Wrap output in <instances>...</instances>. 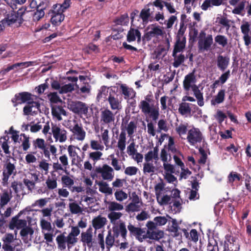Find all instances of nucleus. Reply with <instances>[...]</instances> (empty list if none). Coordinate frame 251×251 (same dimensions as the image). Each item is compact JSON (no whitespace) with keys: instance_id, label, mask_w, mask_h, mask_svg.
Returning a JSON list of instances; mask_svg holds the SVG:
<instances>
[{"instance_id":"obj_16","label":"nucleus","mask_w":251,"mask_h":251,"mask_svg":"<svg viewBox=\"0 0 251 251\" xmlns=\"http://www.w3.org/2000/svg\"><path fill=\"white\" fill-rule=\"evenodd\" d=\"M100 122L102 124L110 125L114 123L115 117V114L113 112L108 109L105 108L100 112Z\"/></svg>"},{"instance_id":"obj_55","label":"nucleus","mask_w":251,"mask_h":251,"mask_svg":"<svg viewBox=\"0 0 251 251\" xmlns=\"http://www.w3.org/2000/svg\"><path fill=\"white\" fill-rule=\"evenodd\" d=\"M49 200V198H42L37 200L31 204V207H38L39 208H42L47 205V203L48 202Z\"/></svg>"},{"instance_id":"obj_61","label":"nucleus","mask_w":251,"mask_h":251,"mask_svg":"<svg viewBox=\"0 0 251 251\" xmlns=\"http://www.w3.org/2000/svg\"><path fill=\"white\" fill-rule=\"evenodd\" d=\"M116 237L114 234L113 236L111 235V233L110 231H108V233L105 239V244L106 246V248L108 249H109L111 248L113 245L115 241V238Z\"/></svg>"},{"instance_id":"obj_62","label":"nucleus","mask_w":251,"mask_h":251,"mask_svg":"<svg viewBox=\"0 0 251 251\" xmlns=\"http://www.w3.org/2000/svg\"><path fill=\"white\" fill-rule=\"evenodd\" d=\"M146 226L147 227V229L146 228L145 232L147 236H149L150 234L152 233L153 231L156 230L157 224H155L151 221H149L147 223Z\"/></svg>"},{"instance_id":"obj_5","label":"nucleus","mask_w":251,"mask_h":251,"mask_svg":"<svg viewBox=\"0 0 251 251\" xmlns=\"http://www.w3.org/2000/svg\"><path fill=\"white\" fill-rule=\"evenodd\" d=\"M51 131L56 142L59 141L60 143H63L67 140V131L60 125L52 123L51 125Z\"/></svg>"},{"instance_id":"obj_45","label":"nucleus","mask_w":251,"mask_h":251,"mask_svg":"<svg viewBox=\"0 0 251 251\" xmlns=\"http://www.w3.org/2000/svg\"><path fill=\"white\" fill-rule=\"evenodd\" d=\"M172 55L174 58L173 65L175 68H178L185 60V57L183 54H180L177 55V53L175 54L173 53Z\"/></svg>"},{"instance_id":"obj_48","label":"nucleus","mask_w":251,"mask_h":251,"mask_svg":"<svg viewBox=\"0 0 251 251\" xmlns=\"http://www.w3.org/2000/svg\"><path fill=\"white\" fill-rule=\"evenodd\" d=\"M41 150L43 151L45 157L48 159H50V152L54 156L56 155L57 149L54 145H50V150L46 146Z\"/></svg>"},{"instance_id":"obj_44","label":"nucleus","mask_w":251,"mask_h":251,"mask_svg":"<svg viewBox=\"0 0 251 251\" xmlns=\"http://www.w3.org/2000/svg\"><path fill=\"white\" fill-rule=\"evenodd\" d=\"M152 12L153 11H151L150 8H145L141 10L140 17L142 19L144 23L147 24L148 23L149 18Z\"/></svg>"},{"instance_id":"obj_34","label":"nucleus","mask_w":251,"mask_h":251,"mask_svg":"<svg viewBox=\"0 0 251 251\" xmlns=\"http://www.w3.org/2000/svg\"><path fill=\"white\" fill-rule=\"evenodd\" d=\"M30 65H31V62L17 63L14 64L12 65L8 66L7 68L2 70L1 72L3 75H4L6 73L9 72L10 71H11L12 70H14L15 69H17L19 67L25 68V67L29 66Z\"/></svg>"},{"instance_id":"obj_9","label":"nucleus","mask_w":251,"mask_h":251,"mask_svg":"<svg viewBox=\"0 0 251 251\" xmlns=\"http://www.w3.org/2000/svg\"><path fill=\"white\" fill-rule=\"evenodd\" d=\"M95 172L100 174L103 180L111 181L114 176V169L107 164H103L101 167H97Z\"/></svg>"},{"instance_id":"obj_3","label":"nucleus","mask_w":251,"mask_h":251,"mask_svg":"<svg viewBox=\"0 0 251 251\" xmlns=\"http://www.w3.org/2000/svg\"><path fill=\"white\" fill-rule=\"evenodd\" d=\"M213 43L212 35H206L204 30H201L198 36V47L199 51L201 52L207 51L211 49Z\"/></svg>"},{"instance_id":"obj_29","label":"nucleus","mask_w":251,"mask_h":251,"mask_svg":"<svg viewBox=\"0 0 251 251\" xmlns=\"http://www.w3.org/2000/svg\"><path fill=\"white\" fill-rule=\"evenodd\" d=\"M120 88L125 99H132L135 97L136 93L132 88L128 87L125 84H121Z\"/></svg>"},{"instance_id":"obj_58","label":"nucleus","mask_w":251,"mask_h":251,"mask_svg":"<svg viewBox=\"0 0 251 251\" xmlns=\"http://www.w3.org/2000/svg\"><path fill=\"white\" fill-rule=\"evenodd\" d=\"M157 200L160 205H166L173 202L172 197L168 195H164L162 197H157Z\"/></svg>"},{"instance_id":"obj_17","label":"nucleus","mask_w":251,"mask_h":251,"mask_svg":"<svg viewBox=\"0 0 251 251\" xmlns=\"http://www.w3.org/2000/svg\"><path fill=\"white\" fill-rule=\"evenodd\" d=\"M33 95L28 92H21L15 95L14 98L12 99V102L14 106H16L18 104L28 102L30 100H33L32 97Z\"/></svg>"},{"instance_id":"obj_23","label":"nucleus","mask_w":251,"mask_h":251,"mask_svg":"<svg viewBox=\"0 0 251 251\" xmlns=\"http://www.w3.org/2000/svg\"><path fill=\"white\" fill-rule=\"evenodd\" d=\"M64 19V15L63 14V10H59L58 8L54 7L50 21L55 25H59Z\"/></svg>"},{"instance_id":"obj_19","label":"nucleus","mask_w":251,"mask_h":251,"mask_svg":"<svg viewBox=\"0 0 251 251\" xmlns=\"http://www.w3.org/2000/svg\"><path fill=\"white\" fill-rule=\"evenodd\" d=\"M48 6V1L46 0H40L39 4L37 5V11L33 15V20L38 21L45 15L44 9Z\"/></svg>"},{"instance_id":"obj_49","label":"nucleus","mask_w":251,"mask_h":251,"mask_svg":"<svg viewBox=\"0 0 251 251\" xmlns=\"http://www.w3.org/2000/svg\"><path fill=\"white\" fill-rule=\"evenodd\" d=\"M56 240L58 244V247L59 249L62 250L66 249L67 239L63 234L58 235L56 237Z\"/></svg>"},{"instance_id":"obj_22","label":"nucleus","mask_w":251,"mask_h":251,"mask_svg":"<svg viewBox=\"0 0 251 251\" xmlns=\"http://www.w3.org/2000/svg\"><path fill=\"white\" fill-rule=\"evenodd\" d=\"M51 114L53 119L58 121L62 120V116H67L66 110L61 106L53 105L51 106Z\"/></svg>"},{"instance_id":"obj_27","label":"nucleus","mask_w":251,"mask_h":251,"mask_svg":"<svg viewBox=\"0 0 251 251\" xmlns=\"http://www.w3.org/2000/svg\"><path fill=\"white\" fill-rule=\"evenodd\" d=\"M158 171V168L154 165L153 161H145L143 165V172L145 174L152 175Z\"/></svg>"},{"instance_id":"obj_43","label":"nucleus","mask_w":251,"mask_h":251,"mask_svg":"<svg viewBox=\"0 0 251 251\" xmlns=\"http://www.w3.org/2000/svg\"><path fill=\"white\" fill-rule=\"evenodd\" d=\"M8 25L10 26L15 23L17 20H19L16 12L12 10L11 12L7 15L4 19Z\"/></svg>"},{"instance_id":"obj_57","label":"nucleus","mask_w":251,"mask_h":251,"mask_svg":"<svg viewBox=\"0 0 251 251\" xmlns=\"http://www.w3.org/2000/svg\"><path fill=\"white\" fill-rule=\"evenodd\" d=\"M189 239L190 240V242L188 244L198 245V242L199 240V235L196 229H192L191 230Z\"/></svg>"},{"instance_id":"obj_32","label":"nucleus","mask_w":251,"mask_h":251,"mask_svg":"<svg viewBox=\"0 0 251 251\" xmlns=\"http://www.w3.org/2000/svg\"><path fill=\"white\" fill-rule=\"evenodd\" d=\"M137 38L138 41L141 40V33L138 29L130 28L127 35V41L129 42L135 41Z\"/></svg>"},{"instance_id":"obj_52","label":"nucleus","mask_w":251,"mask_h":251,"mask_svg":"<svg viewBox=\"0 0 251 251\" xmlns=\"http://www.w3.org/2000/svg\"><path fill=\"white\" fill-rule=\"evenodd\" d=\"M179 251H202L201 248V242L199 241V245L188 244V248H182Z\"/></svg>"},{"instance_id":"obj_38","label":"nucleus","mask_w":251,"mask_h":251,"mask_svg":"<svg viewBox=\"0 0 251 251\" xmlns=\"http://www.w3.org/2000/svg\"><path fill=\"white\" fill-rule=\"evenodd\" d=\"M225 90L223 89L220 90L217 95L211 100V105L215 106L222 103L225 100Z\"/></svg>"},{"instance_id":"obj_28","label":"nucleus","mask_w":251,"mask_h":251,"mask_svg":"<svg viewBox=\"0 0 251 251\" xmlns=\"http://www.w3.org/2000/svg\"><path fill=\"white\" fill-rule=\"evenodd\" d=\"M12 198V192L11 190L8 191L4 190L0 195V207H3L10 201Z\"/></svg>"},{"instance_id":"obj_13","label":"nucleus","mask_w":251,"mask_h":251,"mask_svg":"<svg viewBox=\"0 0 251 251\" xmlns=\"http://www.w3.org/2000/svg\"><path fill=\"white\" fill-rule=\"evenodd\" d=\"M240 29L243 35L242 38L246 47L251 45V30L249 22L243 21L240 26Z\"/></svg>"},{"instance_id":"obj_18","label":"nucleus","mask_w":251,"mask_h":251,"mask_svg":"<svg viewBox=\"0 0 251 251\" xmlns=\"http://www.w3.org/2000/svg\"><path fill=\"white\" fill-rule=\"evenodd\" d=\"M36 215H37L36 211L29 209L27 207L20 211L17 215L13 217L11 220H18L20 218H22V220H36V218L34 217Z\"/></svg>"},{"instance_id":"obj_39","label":"nucleus","mask_w":251,"mask_h":251,"mask_svg":"<svg viewBox=\"0 0 251 251\" xmlns=\"http://www.w3.org/2000/svg\"><path fill=\"white\" fill-rule=\"evenodd\" d=\"M113 232L116 237L118 236L120 233L122 237L124 239H126L127 230L125 226L123 223H121L119 227H114L113 228Z\"/></svg>"},{"instance_id":"obj_26","label":"nucleus","mask_w":251,"mask_h":251,"mask_svg":"<svg viewBox=\"0 0 251 251\" xmlns=\"http://www.w3.org/2000/svg\"><path fill=\"white\" fill-rule=\"evenodd\" d=\"M117 147L121 152H123L126 149V137L125 131H122L118 137Z\"/></svg>"},{"instance_id":"obj_20","label":"nucleus","mask_w":251,"mask_h":251,"mask_svg":"<svg viewBox=\"0 0 251 251\" xmlns=\"http://www.w3.org/2000/svg\"><path fill=\"white\" fill-rule=\"evenodd\" d=\"M121 99L118 98V95H113L110 94L107 100L112 110H120L122 109Z\"/></svg>"},{"instance_id":"obj_51","label":"nucleus","mask_w":251,"mask_h":251,"mask_svg":"<svg viewBox=\"0 0 251 251\" xmlns=\"http://www.w3.org/2000/svg\"><path fill=\"white\" fill-rule=\"evenodd\" d=\"M61 181L64 187H68L69 189L74 184V180L68 176H63L61 177Z\"/></svg>"},{"instance_id":"obj_11","label":"nucleus","mask_w":251,"mask_h":251,"mask_svg":"<svg viewBox=\"0 0 251 251\" xmlns=\"http://www.w3.org/2000/svg\"><path fill=\"white\" fill-rule=\"evenodd\" d=\"M164 32L158 25H152L149 28V30L146 33L145 37L147 41L153 40L154 42L158 41V37L162 36Z\"/></svg>"},{"instance_id":"obj_64","label":"nucleus","mask_w":251,"mask_h":251,"mask_svg":"<svg viewBox=\"0 0 251 251\" xmlns=\"http://www.w3.org/2000/svg\"><path fill=\"white\" fill-rule=\"evenodd\" d=\"M157 126L158 132H160L161 131L167 132L169 128L167 123L165 120L161 119L159 120L157 123Z\"/></svg>"},{"instance_id":"obj_1","label":"nucleus","mask_w":251,"mask_h":251,"mask_svg":"<svg viewBox=\"0 0 251 251\" xmlns=\"http://www.w3.org/2000/svg\"><path fill=\"white\" fill-rule=\"evenodd\" d=\"M195 71L187 75L183 80V85L184 89L186 91L192 90L194 95L197 100L198 104L200 106H203L204 104L203 93L196 85L197 81L196 76L195 75Z\"/></svg>"},{"instance_id":"obj_31","label":"nucleus","mask_w":251,"mask_h":251,"mask_svg":"<svg viewBox=\"0 0 251 251\" xmlns=\"http://www.w3.org/2000/svg\"><path fill=\"white\" fill-rule=\"evenodd\" d=\"M229 58L227 57L219 55L217 57V66L220 70L224 71L227 67Z\"/></svg>"},{"instance_id":"obj_36","label":"nucleus","mask_w":251,"mask_h":251,"mask_svg":"<svg viewBox=\"0 0 251 251\" xmlns=\"http://www.w3.org/2000/svg\"><path fill=\"white\" fill-rule=\"evenodd\" d=\"M185 44L186 39L177 38L173 53H174V54H175L176 53L180 52L182 51L185 47Z\"/></svg>"},{"instance_id":"obj_54","label":"nucleus","mask_w":251,"mask_h":251,"mask_svg":"<svg viewBox=\"0 0 251 251\" xmlns=\"http://www.w3.org/2000/svg\"><path fill=\"white\" fill-rule=\"evenodd\" d=\"M215 41L219 45L224 48L227 45L228 39L224 35H217L215 37Z\"/></svg>"},{"instance_id":"obj_21","label":"nucleus","mask_w":251,"mask_h":251,"mask_svg":"<svg viewBox=\"0 0 251 251\" xmlns=\"http://www.w3.org/2000/svg\"><path fill=\"white\" fill-rule=\"evenodd\" d=\"M67 151L69 156L72 159V164L81 161L80 157L78 154V151H80L79 148L71 145L68 146Z\"/></svg>"},{"instance_id":"obj_8","label":"nucleus","mask_w":251,"mask_h":251,"mask_svg":"<svg viewBox=\"0 0 251 251\" xmlns=\"http://www.w3.org/2000/svg\"><path fill=\"white\" fill-rule=\"evenodd\" d=\"M108 208L111 212L108 214V217L110 220H118L122 216V213L120 212H115L116 210H121L124 209L122 204L115 201H109L107 202Z\"/></svg>"},{"instance_id":"obj_33","label":"nucleus","mask_w":251,"mask_h":251,"mask_svg":"<svg viewBox=\"0 0 251 251\" xmlns=\"http://www.w3.org/2000/svg\"><path fill=\"white\" fill-rule=\"evenodd\" d=\"M27 222H28L29 224H31L32 221H11L9 225V227L12 230L15 228L17 229H22L27 225Z\"/></svg>"},{"instance_id":"obj_4","label":"nucleus","mask_w":251,"mask_h":251,"mask_svg":"<svg viewBox=\"0 0 251 251\" xmlns=\"http://www.w3.org/2000/svg\"><path fill=\"white\" fill-rule=\"evenodd\" d=\"M186 139L191 146L196 147L203 140L204 137L199 128L193 127L188 130Z\"/></svg>"},{"instance_id":"obj_7","label":"nucleus","mask_w":251,"mask_h":251,"mask_svg":"<svg viewBox=\"0 0 251 251\" xmlns=\"http://www.w3.org/2000/svg\"><path fill=\"white\" fill-rule=\"evenodd\" d=\"M74 125L70 126V130L75 140L82 142L85 138L86 132L81 124H78L75 120L74 121Z\"/></svg>"},{"instance_id":"obj_12","label":"nucleus","mask_w":251,"mask_h":251,"mask_svg":"<svg viewBox=\"0 0 251 251\" xmlns=\"http://www.w3.org/2000/svg\"><path fill=\"white\" fill-rule=\"evenodd\" d=\"M240 29L243 35L242 38L246 47L251 45V30L249 22L243 21L240 26Z\"/></svg>"},{"instance_id":"obj_63","label":"nucleus","mask_w":251,"mask_h":251,"mask_svg":"<svg viewBox=\"0 0 251 251\" xmlns=\"http://www.w3.org/2000/svg\"><path fill=\"white\" fill-rule=\"evenodd\" d=\"M11 187L15 194L18 195L19 193L24 188L23 184L21 182L14 181L11 183Z\"/></svg>"},{"instance_id":"obj_10","label":"nucleus","mask_w":251,"mask_h":251,"mask_svg":"<svg viewBox=\"0 0 251 251\" xmlns=\"http://www.w3.org/2000/svg\"><path fill=\"white\" fill-rule=\"evenodd\" d=\"M70 109L75 113L86 115L88 112V106L80 101H71L69 104Z\"/></svg>"},{"instance_id":"obj_35","label":"nucleus","mask_w":251,"mask_h":251,"mask_svg":"<svg viewBox=\"0 0 251 251\" xmlns=\"http://www.w3.org/2000/svg\"><path fill=\"white\" fill-rule=\"evenodd\" d=\"M137 127V121L136 120L131 121L125 126L128 136L132 137L134 132H136Z\"/></svg>"},{"instance_id":"obj_41","label":"nucleus","mask_w":251,"mask_h":251,"mask_svg":"<svg viewBox=\"0 0 251 251\" xmlns=\"http://www.w3.org/2000/svg\"><path fill=\"white\" fill-rule=\"evenodd\" d=\"M178 112L183 116L190 114L191 112L190 104L185 102H182L179 105Z\"/></svg>"},{"instance_id":"obj_2","label":"nucleus","mask_w":251,"mask_h":251,"mask_svg":"<svg viewBox=\"0 0 251 251\" xmlns=\"http://www.w3.org/2000/svg\"><path fill=\"white\" fill-rule=\"evenodd\" d=\"M153 102L152 100L146 97L144 100L140 102L138 106L145 115H148L153 121H156L159 116V108Z\"/></svg>"},{"instance_id":"obj_47","label":"nucleus","mask_w":251,"mask_h":251,"mask_svg":"<svg viewBox=\"0 0 251 251\" xmlns=\"http://www.w3.org/2000/svg\"><path fill=\"white\" fill-rule=\"evenodd\" d=\"M246 6V1L243 0L239 2L238 5L236 6L232 10V13L234 14L243 16V12Z\"/></svg>"},{"instance_id":"obj_40","label":"nucleus","mask_w":251,"mask_h":251,"mask_svg":"<svg viewBox=\"0 0 251 251\" xmlns=\"http://www.w3.org/2000/svg\"><path fill=\"white\" fill-rule=\"evenodd\" d=\"M99 186V191L103 193L111 195L112 194V189L108 186V184L104 181H96Z\"/></svg>"},{"instance_id":"obj_53","label":"nucleus","mask_w":251,"mask_h":251,"mask_svg":"<svg viewBox=\"0 0 251 251\" xmlns=\"http://www.w3.org/2000/svg\"><path fill=\"white\" fill-rule=\"evenodd\" d=\"M53 210V206L50 205L49 207L43 208L42 210H36L37 215L38 214H41L43 217L50 218L51 215V212Z\"/></svg>"},{"instance_id":"obj_60","label":"nucleus","mask_w":251,"mask_h":251,"mask_svg":"<svg viewBox=\"0 0 251 251\" xmlns=\"http://www.w3.org/2000/svg\"><path fill=\"white\" fill-rule=\"evenodd\" d=\"M168 150L169 152L176 154L178 153V150L176 149L175 146L174 140L172 137L169 138L168 144Z\"/></svg>"},{"instance_id":"obj_14","label":"nucleus","mask_w":251,"mask_h":251,"mask_svg":"<svg viewBox=\"0 0 251 251\" xmlns=\"http://www.w3.org/2000/svg\"><path fill=\"white\" fill-rule=\"evenodd\" d=\"M127 228L131 235L135 236L140 242H142L144 239L148 238V236L145 232L146 227L141 228L129 224Z\"/></svg>"},{"instance_id":"obj_6","label":"nucleus","mask_w":251,"mask_h":251,"mask_svg":"<svg viewBox=\"0 0 251 251\" xmlns=\"http://www.w3.org/2000/svg\"><path fill=\"white\" fill-rule=\"evenodd\" d=\"M16 167L14 163L10 162L9 159L7 158L3 167L2 185L4 186H7L8 181L10 176L16 173Z\"/></svg>"},{"instance_id":"obj_24","label":"nucleus","mask_w":251,"mask_h":251,"mask_svg":"<svg viewBox=\"0 0 251 251\" xmlns=\"http://www.w3.org/2000/svg\"><path fill=\"white\" fill-rule=\"evenodd\" d=\"M31 175L32 177L30 178L33 180H31L28 178H25L23 179V182L24 184L26 186L27 189L32 192L35 188V183L39 181V176L36 173H31Z\"/></svg>"},{"instance_id":"obj_37","label":"nucleus","mask_w":251,"mask_h":251,"mask_svg":"<svg viewBox=\"0 0 251 251\" xmlns=\"http://www.w3.org/2000/svg\"><path fill=\"white\" fill-rule=\"evenodd\" d=\"M188 124L186 123H180L176 125L175 130L179 136L181 138H183V136L185 135L187 132L188 133Z\"/></svg>"},{"instance_id":"obj_25","label":"nucleus","mask_w":251,"mask_h":251,"mask_svg":"<svg viewBox=\"0 0 251 251\" xmlns=\"http://www.w3.org/2000/svg\"><path fill=\"white\" fill-rule=\"evenodd\" d=\"M158 151L159 149L158 147H155L153 148L152 150L149 151L145 155V161H153V159L154 160V164H156L157 161L159 159L158 157Z\"/></svg>"},{"instance_id":"obj_15","label":"nucleus","mask_w":251,"mask_h":251,"mask_svg":"<svg viewBox=\"0 0 251 251\" xmlns=\"http://www.w3.org/2000/svg\"><path fill=\"white\" fill-rule=\"evenodd\" d=\"M239 246L236 243V239L233 236L227 234L225 236L224 251H238Z\"/></svg>"},{"instance_id":"obj_50","label":"nucleus","mask_w":251,"mask_h":251,"mask_svg":"<svg viewBox=\"0 0 251 251\" xmlns=\"http://www.w3.org/2000/svg\"><path fill=\"white\" fill-rule=\"evenodd\" d=\"M8 140L9 137L8 135H5L3 137H1L0 139V143L1 145V148L5 154H10V153L9 150V146L8 144Z\"/></svg>"},{"instance_id":"obj_56","label":"nucleus","mask_w":251,"mask_h":251,"mask_svg":"<svg viewBox=\"0 0 251 251\" xmlns=\"http://www.w3.org/2000/svg\"><path fill=\"white\" fill-rule=\"evenodd\" d=\"M172 223L171 225H170V223H169V224L170 225L169 227V230L171 232L174 233V235L175 236H177L179 235V233L178 232V230L179 229V223L177 222V221H170Z\"/></svg>"},{"instance_id":"obj_46","label":"nucleus","mask_w":251,"mask_h":251,"mask_svg":"<svg viewBox=\"0 0 251 251\" xmlns=\"http://www.w3.org/2000/svg\"><path fill=\"white\" fill-rule=\"evenodd\" d=\"M217 22L221 25L223 27H225L226 31H228L230 27L231 20L228 19L226 17L221 16L217 18Z\"/></svg>"},{"instance_id":"obj_59","label":"nucleus","mask_w":251,"mask_h":251,"mask_svg":"<svg viewBox=\"0 0 251 251\" xmlns=\"http://www.w3.org/2000/svg\"><path fill=\"white\" fill-rule=\"evenodd\" d=\"M142 204L130 202L126 208L127 212H135L139 211Z\"/></svg>"},{"instance_id":"obj_30","label":"nucleus","mask_w":251,"mask_h":251,"mask_svg":"<svg viewBox=\"0 0 251 251\" xmlns=\"http://www.w3.org/2000/svg\"><path fill=\"white\" fill-rule=\"evenodd\" d=\"M32 99H33V100H30L28 101L27 105L33 110V113H36L40 110V99L37 96L33 95L32 97Z\"/></svg>"},{"instance_id":"obj_42","label":"nucleus","mask_w":251,"mask_h":251,"mask_svg":"<svg viewBox=\"0 0 251 251\" xmlns=\"http://www.w3.org/2000/svg\"><path fill=\"white\" fill-rule=\"evenodd\" d=\"M81 241L83 243L86 244L88 248L93 247L94 242H92V235L90 233L83 232L81 234Z\"/></svg>"}]
</instances>
